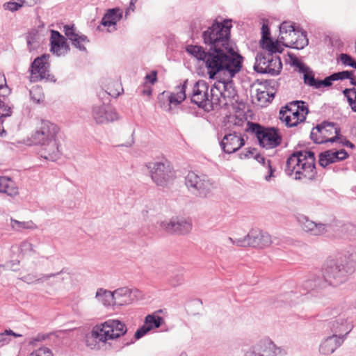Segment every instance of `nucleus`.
Wrapping results in <instances>:
<instances>
[{
    "label": "nucleus",
    "mask_w": 356,
    "mask_h": 356,
    "mask_svg": "<svg viewBox=\"0 0 356 356\" xmlns=\"http://www.w3.org/2000/svg\"><path fill=\"white\" fill-rule=\"evenodd\" d=\"M0 193L14 197L19 194V189L16 183L9 177H0Z\"/></svg>",
    "instance_id": "obj_32"
},
{
    "label": "nucleus",
    "mask_w": 356,
    "mask_h": 356,
    "mask_svg": "<svg viewBox=\"0 0 356 356\" xmlns=\"http://www.w3.org/2000/svg\"><path fill=\"white\" fill-rule=\"evenodd\" d=\"M304 81L306 84L310 86H313L315 88H317V83L318 81H316L315 79L312 72L309 71L307 73L304 74Z\"/></svg>",
    "instance_id": "obj_46"
},
{
    "label": "nucleus",
    "mask_w": 356,
    "mask_h": 356,
    "mask_svg": "<svg viewBox=\"0 0 356 356\" xmlns=\"http://www.w3.org/2000/svg\"><path fill=\"white\" fill-rule=\"evenodd\" d=\"M228 241L233 245H236V246H239V247H245V236L243 237V238H236V239H234L231 237H229L228 238Z\"/></svg>",
    "instance_id": "obj_54"
},
{
    "label": "nucleus",
    "mask_w": 356,
    "mask_h": 356,
    "mask_svg": "<svg viewBox=\"0 0 356 356\" xmlns=\"http://www.w3.org/2000/svg\"><path fill=\"white\" fill-rule=\"evenodd\" d=\"M245 239V247L264 248L272 243L270 234L259 229L250 230Z\"/></svg>",
    "instance_id": "obj_19"
},
{
    "label": "nucleus",
    "mask_w": 356,
    "mask_h": 356,
    "mask_svg": "<svg viewBox=\"0 0 356 356\" xmlns=\"http://www.w3.org/2000/svg\"><path fill=\"white\" fill-rule=\"evenodd\" d=\"M152 181L159 186H167L175 178L173 168L169 162H150L147 164Z\"/></svg>",
    "instance_id": "obj_10"
},
{
    "label": "nucleus",
    "mask_w": 356,
    "mask_h": 356,
    "mask_svg": "<svg viewBox=\"0 0 356 356\" xmlns=\"http://www.w3.org/2000/svg\"><path fill=\"white\" fill-rule=\"evenodd\" d=\"M63 31L67 38L72 42V45L81 51H86L84 44L89 42L87 36L76 32L74 25H65Z\"/></svg>",
    "instance_id": "obj_27"
},
{
    "label": "nucleus",
    "mask_w": 356,
    "mask_h": 356,
    "mask_svg": "<svg viewBox=\"0 0 356 356\" xmlns=\"http://www.w3.org/2000/svg\"><path fill=\"white\" fill-rule=\"evenodd\" d=\"M50 42L51 51L57 56L65 55L70 50L65 38L57 31H51Z\"/></svg>",
    "instance_id": "obj_24"
},
{
    "label": "nucleus",
    "mask_w": 356,
    "mask_h": 356,
    "mask_svg": "<svg viewBox=\"0 0 356 356\" xmlns=\"http://www.w3.org/2000/svg\"><path fill=\"white\" fill-rule=\"evenodd\" d=\"M4 86H6V79L3 76L0 77V90H7V87Z\"/></svg>",
    "instance_id": "obj_64"
},
{
    "label": "nucleus",
    "mask_w": 356,
    "mask_h": 356,
    "mask_svg": "<svg viewBox=\"0 0 356 356\" xmlns=\"http://www.w3.org/2000/svg\"><path fill=\"white\" fill-rule=\"evenodd\" d=\"M332 81H334L332 76L330 75L329 76H327L322 81H318L317 83V88H321V86L328 87L332 86Z\"/></svg>",
    "instance_id": "obj_53"
},
{
    "label": "nucleus",
    "mask_w": 356,
    "mask_h": 356,
    "mask_svg": "<svg viewBox=\"0 0 356 356\" xmlns=\"http://www.w3.org/2000/svg\"><path fill=\"white\" fill-rule=\"evenodd\" d=\"M92 116L97 124H104L120 119L115 110L108 105L95 106L92 108Z\"/></svg>",
    "instance_id": "obj_18"
},
{
    "label": "nucleus",
    "mask_w": 356,
    "mask_h": 356,
    "mask_svg": "<svg viewBox=\"0 0 356 356\" xmlns=\"http://www.w3.org/2000/svg\"><path fill=\"white\" fill-rule=\"evenodd\" d=\"M10 225L13 229L18 232L22 229H35L37 228V226L32 221L20 222L14 219H11Z\"/></svg>",
    "instance_id": "obj_36"
},
{
    "label": "nucleus",
    "mask_w": 356,
    "mask_h": 356,
    "mask_svg": "<svg viewBox=\"0 0 356 356\" xmlns=\"http://www.w3.org/2000/svg\"><path fill=\"white\" fill-rule=\"evenodd\" d=\"M118 89H116L115 90H113L111 88H108V91L107 92L108 94L112 97H117L120 94V90H122V88L118 84L116 83Z\"/></svg>",
    "instance_id": "obj_59"
},
{
    "label": "nucleus",
    "mask_w": 356,
    "mask_h": 356,
    "mask_svg": "<svg viewBox=\"0 0 356 356\" xmlns=\"http://www.w3.org/2000/svg\"><path fill=\"white\" fill-rule=\"evenodd\" d=\"M104 326V330L108 331L107 339H114L126 334L127 328L126 325L119 320H108L104 323H101Z\"/></svg>",
    "instance_id": "obj_25"
},
{
    "label": "nucleus",
    "mask_w": 356,
    "mask_h": 356,
    "mask_svg": "<svg viewBox=\"0 0 356 356\" xmlns=\"http://www.w3.org/2000/svg\"><path fill=\"white\" fill-rule=\"evenodd\" d=\"M282 68L281 59L277 55L261 52L255 58L254 70L258 73L276 76L280 73Z\"/></svg>",
    "instance_id": "obj_11"
},
{
    "label": "nucleus",
    "mask_w": 356,
    "mask_h": 356,
    "mask_svg": "<svg viewBox=\"0 0 356 356\" xmlns=\"http://www.w3.org/2000/svg\"><path fill=\"white\" fill-rule=\"evenodd\" d=\"M122 17V12L119 8L108 9L102 17L101 24L108 27V31L116 30V24Z\"/></svg>",
    "instance_id": "obj_30"
},
{
    "label": "nucleus",
    "mask_w": 356,
    "mask_h": 356,
    "mask_svg": "<svg viewBox=\"0 0 356 356\" xmlns=\"http://www.w3.org/2000/svg\"><path fill=\"white\" fill-rule=\"evenodd\" d=\"M188 80H186L183 84L176 88V91L172 92L169 96L170 104L177 105L181 103L186 97V90Z\"/></svg>",
    "instance_id": "obj_34"
},
{
    "label": "nucleus",
    "mask_w": 356,
    "mask_h": 356,
    "mask_svg": "<svg viewBox=\"0 0 356 356\" xmlns=\"http://www.w3.org/2000/svg\"><path fill=\"white\" fill-rule=\"evenodd\" d=\"M145 79L151 83H154L156 81V72L154 71L151 74H147Z\"/></svg>",
    "instance_id": "obj_60"
},
{
    "label": "nucleus",
    "mask_w": 356,
    "mask_h": 356,
    "mask_svg": "<svg viewBox=\"0 0 356 356\" xmlns=\"http://www.w3.org/2000/svg\"><path fill=\"white\" fill-rule=\"evenodd\" d=\"M298 68L299 69V71L300 72H303L304 74L309 71V68L307 66H306L303 63H302V65H299Z\"/></svg>",
    "instance_id": "obj_63"
},
{
    "label": "nucleus",
    "mask_w": 356,
    "mask_h": 356,
    "mask_svg": "<svg viewBox=\"0 0 356 356\" xmlns=\"http://www.w3.org/2000/svg\"><path fill=\"white\" fill-rule=\"evenodd\" d=\"M343 341L344 336L332 334L321 342L319 346V352L325 355H331L343 343Z\"/></svg>",
    "instance_id": "obj_28"
},
{
    "label": "nucleus",
    "mask_w": 356,
    "mask_h": 356,
    "mask_svg": "<svg viewBox=\"0 0 356 356\" xmlns=\"http://www.w3.org/2000/svg\"><path fill=\"white\" fill-rule=\"evenodd\" d=\"M211 92L213 95L216 108L233 104V101L237 97L232 79L225 76L222 80H219L213 84L211 88Z\"/></svg>",
    "instance_id": "obj_8"
},
{
    "label": "nucleus",
    "mask_w": 356,
    "mask_h": 356,
    "mask_svg": "<svg viewBox=\"0 0 356 356\" xmlns=\"http://www.w3.org/2000/svg\"><path fill=\"white\" fill-rule=\"evenodd\" d=\"M113 293L115 309H120L123 307L131 305L143 297L141 291L135 287L127 286L113 290Z\"/></svg>",
    "instance_id": "obj_13"
},
{
    "label": "nucleus",
    "mask_w": 356,
    "mask_h": 356,
    "mask_svg": "<svg viewBox=\"0 0 356 356\" xmlns=\"http://www.w3.org/2000/svg\"><path fill=\"white\" fill-rule=\"evenodd\" d=\"M266 96L270 97L269 94L267 91H259V90H257V98L258 101L261 102L263 99H265ZM274 95H271L270 97H273Z\"/></svg>",
    "instance_id": "obj_58"
},
{
    "label": "nucleus",
    "mask_w": 356,
    "mask_h": 356,
    "mask_svg": "<svg viewBox=\"0 0 356 356\" xmlns=\"http://www.w3.org/2000/svg\"><path fill=\"white\" fill-rule=\"evenodd\" d=\"M19 248L21 250V252L24 253L27 252H35V250L33 248V245L32 243L27 241H24L20 243Z\"/></svg>",
    "instance_id": "obj_49"
},
{
    "label": "nucleus",
    "mask_w": 356,
    "mask_h": 356,
    "mask_svg": "<svg viewBox=\"0 0 356 356\" xmlns=\"http://www.w3.org/2000/svg\"><path fill=\"white\" fill-rule=\"evenodd\" d=\"M286 173L291 176L295 173L296 179H312L316 175L314 153L312 151L293 152L286 163Z\"/></svg>",
    "instance_id": "obj_3"
},
{
    "label": "nucleus",
    "mask_w": 356,
    "mask_h": 356,
    "mask_svg": "<svg viewBox=\"0 0 356 356\" xmlns=\"http://www.w3.org/2000/svg\"><path fill=\"white\" fill-rule=\"evenodd\" d=\"M256 151V149L254 148L253 149H249L248 150H247L245 152H241L239 154V157L241 159H248L250 158V156H253L254 154V152Z\"/></svg>",
    "instance_id": "obj_57"
},
{
    "label": "nucleus",
    "mask_w": 356,
    "mask_h": 356,
    "mask_svg": "<svg viewBox=\"0 0 356 356\" xmlns=\"http://www.w3.org/2000/svg\"><path fill=\"white\" fill-rule=\"evenodd\" d=\"M22 6H23L22 3L19 1V2H16V1L6 2L3 4V8L4 10H9L11 12L17 11Z\"/></svg>",
    "instance_id": "obj_44"
},
{
    "label": "nucleus",
    "mask_w": 356,
    "mask_h": 356,
    "mask_svg": "<svg viewBox=\"0 0 356 356\" xmlns=\"http://www.w3.org/2000/svg\"><path fill=\"white\" fill-rule=\"evenodd\" d=\"M286 352L268 339H262L250 346L244 356H284Z\"/></svg>",
    "instance_id": "obj_14"
},
{
    "label": "nucleus",
    "mask_w": 356,
    "mask_h": 356,
    "mask_svg": "<svg viewBox=\"0 0 356 356\" xmlns=\"http://www.w3.org/2000/svg\"><path fill=\"white\" fill-rule=\"evenodd\" d=\"M268 168V174L264 177V179L267 181H269L272 177H273V173L275 170L273 169L270 160H267V165Z\"/></svg>",
    "instance_id": "obj_56"
},
{
    "label": "nucleus",
    "mask_w": 356,
    "mask_h": 356,
    "mask_svg": "<svg viewBox=\"0 0 356 356\" xmlns=\"http://www.w3.org/2000/svg\"><path fill=\"white\" fill-rule=\"evenodd\" d=\"M162 321L163 319L161 317L155 316L153 314H149L145 317V323L147 325H151L153 329L154 327H159L161 325Z\"/></svg>",
    "instance_id": "obj_42"
},
{
    "label": "nucleus",
    "mask_w": 356,
    "mask_h": 356,
    "mask_svg": "<svg viewBox=\"0 0 356 356\" xmlns=\"http://www.w3.org/2000/svg\"><path fill=\"white\" fill-rule=\"evenodd\" d=\"M160 227L162 230L171 234L186 235L191 232L193 224L189 218L174 216L169 220L161 221Z\"/></svg>",
    "instance_id": "obj_15"
},
{
    "label": "nucleus",
    "mask_w": 356,
    "mask_h": 356,
    "mask_svg": "<svg viewBox=\"0 0 356 356\" xmlns=\"http://www.w3.org/2000/svg\"><path fill=\"white\" fill-rule=\"evenodd\" d=\"M334 157L336 161H343L348 156V154L345 149L333 152Z\"/></svg>",
    "instance_id": "obj_52"
},
{
    "label": "nucleus",
    "mask_w": 356,
    "mask_h": 356,
    "mask_svg": "<svg viewBox=\"0 0 356 356\" xmlns=\"http://www.w3.org/2000/svg\"><path fill=\"white\" fill-rule=\"evenodd\" d=\"M231 22L225 20L220 23L215 22L202 33L204 43L209 49L234 47L230 40Z\"/></svg>",
    "instance_id": "obj_4"
},
{
    "label": "nucleus",
    "mask_w": 356,
    "mask_h": 356,
    "mask_svg": "<svg viewBox=\"0 0 356 356\" xmlns=\"http://www.w3.org/2000/svg\"><path fill=\"white\" fill-rule=\"evenodd\" d=\"M214 97L208 83L204 80L197 81L193 87L191 95V102L206 111L216 108Z\"/></svg>",
    "instance_id": "obj_9"
},
{
    "label": "nucleus",
    "mask_w": 356,
    "mask_h": 356,
    "mask_svg": "<svg viewBox=\"0 0 356 356\" xmlns=\"http://www.w3.org/2000/svg\"><path fill=\"white\" fill-rule=\"evenodd\" d=\"M261 43L263 44L264 43H266V42L268 40H270V29L268 26V25L264 24L261 27Z\"/></svg>",
    "instance_id": "obj_50"
},
{
    "label": "nucleus",
    "mask_w": 356,
    "mask_h": 356,
    "mask_svg": "<svg viewBox=\"0 0 356 356\" xmlns=\"http://www.w3.org/2000/svg\"><path fill=\"white\" fill-rule=\"evenodd\" d=\"M95 298L99 303L103 305L105 307L115 309L113 291L99 288L96 291Z\"/></svg>",
    "instance_id": "obj_31"
},
{
    "label": "nucleus",
    "mask_w": 356,
    "mask_h": 356,
    "mask_svg": "<svg viewBox=\"0 0 356 356\" xmlns=\"http://www.w3.org/2000/svg\"><path fill=\"white\" fill-rule=\"evenodd\" d=\"M353 327L354 325L351 321H348L346 318L339 316L332 322L330 329L334 333L333 334L344 336L345 339Z\"/></svg>",
    "instance_id": "obj_29"
},
{
    "label": "nucleus",
    "mask_w": 356,
    "mask_h": 356,
    "mask_svg": "<svg viewBox=\"0 0 356 356\" xmlns=\"http://www.w3.org/2000/svg\"><path fill=\"white\" fill-rule=\"evenodd\" d=\"M36 38H37V34L35 33H29L26 35L27 45H28V48L30 51L35 49L36 47V45H35V43L37 42Z\"/></svg>",
    "instance_id": "obj_48"
},
{
    "label": "nucleus",
    "mask_w": 356,
    "mask_h": 356,
    "mask_svg": "<svg viewBox=\"0 0 356 356\" xmlns=\"http://www.w3.org/2000/svg\"><path fill=\"white\" fill-rule=\"evenodd\" d=\"M254 159L264 166L267 165V160H266V159L263 156L260 154H257L254 156Z\"/></svg>",
    "instance_id": "obj_61"
},
{
    "label": "nucleus",
    "mask_w": 356,
    "mask_h": 356,
    "mask_svg": "<svg viewBox=\"0 0 356 356\" xmlns=\"http://www.w3.org/2000/svg\"><path fill=\"white\" fill-rule=\"evenodd\" d=\"M298 221L302 229L312 236H321L327 231V224L316 222L304 215L298 216Z\"/></svg>",
    "instance_id": "obj_22"
},
{
    "label": "nucleus",
    "mask_w": 356,
    "mask_h": 356,
    "mask_svg": "<svg viewBox=\"0 0 356 356\" xmlns=\"http://www.w3.org/2000/svg\"><path fill=\"white\" fill-rule=\"evenodd\" d=\"M356 270V252L348 251L336 258L327 259L321 272L312 275L302 285V293L289 292L280 296L274 304L293 306L310 302L323 303L328 286L338 287L347 282Z\"/></svg>",
    "instance_id": "obj_1"
},
{
    "label": "nucleus",
    "mask_w": 356,
    "mask_h": 356,
    "mask_svg": "<svg viewBox=\"0 0 356 356\" xmlns=\"http://www.w3.org/2000/svg\"><path fill=\"white\" fill-rule=\"evenodd\" d=\"M280 40H278L276 42H273L270 40H268L266 43H264L262 47L266 49V51L264 53H271L273 54L275 53H281L283 51V48L281 47Z\"/></svg>",
    "instance_id": "obj_37"
},
{
    "label": "nucleus",
    "mask_w": 356,
    "mask_h": 356,
    "mask_svg": "<svg viewBox=\"0 0 356 356\" xmlns=\"http://www.w3.org/2000/svg\"><path fill=\"white\" fill-rule=\"evenodd\" d=\"M248 130L254 134L263 148L273 149L281 144L282 136L278 129L274 127H266L254 122H248Z\"/></svg>",
    "instance_id": "obj_7"
},
{
    "label": "nucleus",
    "mask_w": 356,
    "mask_h": 356,
    "mask_svg": "<svg viewBox=\"0 0 356 356\" xmlns=\"http://www.w3.org/2000/svg\"><path fill=\"white\" fill-rule=\"evenodd\" d=\"M340 132L336 123L324 122L312 129L310 138L317 144L334 143L339 138Z\"/></svg>",
    "instance_id": "obj_12"
},
{
    "label": "nucleus",
    "mask_w": 356,
    "mask_h": 356,
    "mask_svg": "<svg viewBox=\"0 0 356 356\" xmlns=\"http://www.w3.org/2000/svg\"><path fill=\"white\" fill-rule=\"evenodd\" d=\"M234 47L209 49L202 46L188 45L186 51L197 60L202 61L209 78L214 79L217 75L233 79L242 68L243 57Z\"/></svg>",
    "instance_id": "obj_2"
},
{
    "label": "nucleus",
    "mask_w": 356,
    "mask_h": 356,
    "mask_svg": "<svg viewBox=\"0 0 356 356\" xmlns=\"http://www.w3.org/2000/svg\"><path fill=\"white\" fill-rule=\"evenodd\" d=\"M186 186L189 192L200 198H208L211 196L214 188L213 184L207 175L189 172L186 177Z\"/></svg>",
    "instance_id": "obj_6"
},
{
    "label": "nucleus",
    "mask_w": 356,
    "mask_h": 356,
    "mask_svg": "<svg viewBox=\"0 0 356 356\" xmlns=\"http://www.w3.org/2000/svg\"><path fill=\"white\" fill-rule=\"evenodd\" d=\"M10 337H19L22 334H17L11 330H6L4 332L0 333V347L8 343L10 341Z\"/></svg>",
    "instance_id": "obj_40"
},
{
    "label": "nucleus",
    "mask_w": 356,
    "mask_h": 356,
    "mask_svg": "<svg viewBox=\"0 0 356 356\" xmlns=\"http://www.w3.org/2000/svg\"><path fill=\"white\" fill-rule=\"evenodd\" d=\"M59 127L54 123L42 120L32 134V140L35 144L40 145L57 138Z\"/></svg>",
    "instance_id": "obj_16"
},
{
    "label": "nucleus",
    "mask_w": 356,
    "mask_h": 356,
    "mask_svg": "<svg viewBox=\"0 0 356 356\" xmlns=\"http://www.w3.org/2000/svg\"><path fill=\"white\" fill-rule=\"evenodd\" d=\"M342 309L346 310L356 309V299L354 301L348 302V305L346 307H343Z\"/></svg>",
    "instance_id": "obj_62"
},
{
    "label": "nucleus",
    "mask_w": 356,
    "mask_h": 356,
    "mask_svg": "<svg viewBox=\"0 0 356 356\" xmlns=\"http://www.w3.org/2000/svg\"><path fill=\"white\" fill-rule=\"evenodd\" d=\"M28 356H53V354L49 348L42 347L34 350Z\"/></svg>",
    "instance_id": "obj_47"
},
{
    "label": "nucleus",
    "mask_w": 356,
    "mask_h": 356,
    "mask_svg": "<svg viewBox=\"0 0 356 356\" xmlns=\"http://www.w3.org/2000/svg\"><path fill=\"white\" fill-rule=\"evenodd\" d=\"M48 58L49 55L44 54L36 58L32 63L29 76L31 82H38L47 78L49 67Z\"/></svg>",
    "instance_id": "obj_17"
},
{
    "label": "nucleus",
    "mask_w": 356,
    "mask_h": 356,
    "mask_svg": "<svg viewBox=\"0 0 356 356\" xmlns=\"http://www.w3.org/2000/svg\"><path fill=\"white\" fill-rule=\"evenodd\" d=\"M104 326L100 324L94 326L90 332L86 334V345L90 349H99L100 344L106 342L108 331H105Z\"/></svg>",
    "instance_id": "obj_20"
},
{
    "label": "nucleus",
    "mask_w": 356,
    "mask_h": 356,
    "mask_svg": "<svg viewBox=\"0 0 356 356\" xmlns=\"http://www.w3.org/2000/svg\"><path fill=\"white\" fill-rule=\"evenodd\" d=\"M12 108L5 102L0 101V118L4 120L5 118L10 116Z\"/></svg>",
    "instance_id": "obj_45"
},
{
    "label": "nucleus",
    "mask_w": 356,
    "mask_h": 356,
    "mask_svg": "<svg viewBox=\"0 0 356 356\" xmlns=\"http://www.w3.org/2000/svg\"><path fill=\"white\" fill-rule=\"evenodd\" d=\"M296 104H288L280 111V119L284 122L286 125L290 127H296L300 122L305 120H301L302 118L297 109L295 108Z\"/></svg>",
    "instance_id": "obj_23"
},
{
    "label": "nucleus",
    "mask_w": 356,
    "mask_h": 356,
    "mask_svg": "<svg viewBox=\"0 0 356 356\" xmlns=\"http://www.w3.org/2000/svg\"><path fill=\"white\" fill-rule=\"evenodd\" d=\"M152 329V326L151 325H147L145 323L141 327H140L134 336V338L131 339L130 342H127L126 344H131L134 343L136 340H138L145 336L148 332H149Z\"/></svg>",
    "instance_id": "obj_39"
},
{
    "label": "nucleus",
    "mask_w": 356,
    "mask_h": 356,
    "mask_svg": "<svg viewBox=\"0 0 356 356\" xmlns=\"http://www.w3.org/2000/svg\"><path fill=\"white\" fill-rule=\"evenodd\" d=\"M220 145L224 152L232 154L245 145V140L241 134L233 132L225 135Z\"/></svg>",
    "instance_id": "obj_21"
},
{
    "label": "nucleus",
    "mask_w": 356,
    "mask_h": 356,
    "mask_svg": "<svg viewBox=\"0 0 356 356\" xmlns=\"http://www.w3.org/2000/svg\"><path fill=\"white\" fill-rule=\"evenodd\" d=\"M343 94L347 98L352 111L356 112V89L355 88H345L343 90Z\"/></svg>",
    "instance_id": "obj_38"
},
{
    "label": "nucleus",
    "mask_w": 356,
    "mask_h": 356,
    "mask_svg": "<svg viewBox=\"0 0 356 356\" xmlns=\"http://www.w3.org/2000/svg\"><path fill=\"white\" fill-rule=\"evenodd\" d=\"M60 273L61 271L56 273L41 274L40 275L35 273H29L21 277V280L29 284L43 283L44 281L56 277Z\"/></svg>",
    "instance_id": "obj_33"
},
{
    "label": "nucleus",
    "mask_w": 356,
    "mask_h": 356,
    "mask_svg": "<svg viewBox=\"0 0 356 356\" xmlns=\"http://www.w3.org/2000/svg\"><path fill=\"white\" fill-rule=\"evenodd\" d=\"M340 60L343 65L350 66L352 67L354 66L353 64L356 63L350 55L346 54H341L340 55Z\"/></svg>",
    "instance_id": "obj_51"
},
{
    "label": "nucleus",
    "mask_w": 356,
    "mask_h": 356,
    "mask_svg": "<svg viewBox=\"0 0 356 356\" xmlns=\"http://www.w3.org/2000/svg\"><path fill=\"white\" fill-rule=\"evenodd\" d=\"M354 71H342L332 74L334 81L349 79L354 74Z\"/></svg>",
    "instance_id": "obj_43"
},
{
    "label": "nucleus",
    "mask_w": 356,
    "mask_h": 356,
    "mask_svg": "<svg viewBox=\"0 0 356 356\" xmlns=\"http://www.w3.org/2000/svg\"><path fill=\"white\" fill-rule=\"evenodd\" d=\"M40 156L46 160L55 161L60 156L59 143L56 138L40 144Z\"/></svg>",
    "instance_id": "obj_26"
},
{
    "label": "nucleus",
    "mask_w": 356,
    "mask_h": 356,
    "mask_svg": "<svg viewBox=\"0 0 356 356\" xmlns=\"http://www.w3.org/2000/svg\"><path fill=\"white\" fill-rule=\"evenodd\" d=\"M333 157L334 154L332 150L325 151L319 154L318 163L321 166L325 168L329 164L337 162L335 158Z\"/></svg>",
    "instance_id": "obj_35"
},
{
    "label": "nucleus",
    "mask_w": 356,
    "mask_h": 356,
    "mask_svg": "<svg viewBox=\"0 0 356 356\" xmlns=\"http://www.w3.org/2000/svg\"><path fill=\"white\" fill-rule=\"evenodd\" d=\"M19 264V261H10L3 265L5 266L4 269H10L12 270H17L18 268Z\"/></svg>",
    "instance_id": "obj_55"
},
{
    "label": "nucleus",
    "mask_w": 356,
    "mask_h": 356,
    "mask_svg": "<svg viewBox=\"0 0 356 356\" xmlns=\"http://www.w3.org/2000/svg\"><path fill=\"white\" fill-rule=\"evenodd\" d=\"M279 40L284 46L296 49H302L309 43L307 33L289 22L280 24Z\"/></svg>",
    "instance_id": "obj_5"
},
{
    "label": "nucleus",
    "mask_w": 356,
    "mask_h": 356,
    "mask_svg": "<svg viewBox=\"0 0 356 356\" xmlns=\"http://www.w3.org/2000/svg\"><path fill=\"white\" fill-rule=\"evenodd\" d=\"M289 104H296L295 108L297 109V111L299 113L300 116L302 117L301 120H305L306 115H307L309 112V109L307 106L305 104V102L302 101H294L292 102H290Z\"/></svg>",
    "instance_id": "obj_41"
}]
</instances>
